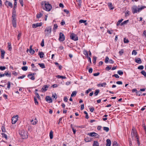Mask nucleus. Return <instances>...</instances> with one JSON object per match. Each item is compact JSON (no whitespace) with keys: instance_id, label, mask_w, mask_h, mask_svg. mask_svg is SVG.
Masks as SVG:
<instances>
[{"instance_id":"nucleus-1","label":"nucleus","mask_w":146,"mask_h":146,"mask_svg":"<svg viewBox=\"0 0 146 146\" xmlns=\"http://www.w3.org/2000/svg\"><path fill=\"white\" fill-rule=\"evenodd\" d=\"M41 5H44V9L47 11H50L52 9V5L48 2L43 1L42 2Z\"/></svg>"},{"instance_id":"nucleus-2","label":"nucleus","mask_w":146,"mask_h":146,"mask_svg":"<svg viewBox=\"0 0 146 146\" xmlns=\"http://www.w3.org/2000/svg\"><path fill=\"white\" fill-rule=\"evenodd\" d=\"M52 30L51 26H49L46 27L44 31V34L45 36H48L50 35Z\"/></svg>"},{"instance_id":"nucleus-3","label":"nucleus","mask_w":146,"mask_h":146,"mask_svg":"<svg viewBox=\"0 0 146 146\" xmlns=\"http://www.w3.org/2000/svg\"><path fill=\"white\" fill-rule=\"evenodd\" d=\"M145 7L142 6L139 8L136 6H134L132 7V11L133 13H137Z\"/></svg>"},{"instance_id":"nucleus-4","label":"nucleus","mask_w":146,"mask_h":146,"mask_svg":"<svg viewBox=\"0 0 146 146\" xmlns=\"http://www.w3.org/2000/svg\"><path fill=\"white\" fill-rule=\"evenodd\" d=\"M19 134L23 139H25L28 138L27 133L24 130L21 131L19 132Z\"/></svg>"},{"instance_id":"nucleus-5","label":"nucleus","mask_w":146,"mask_h":146,"mask_svg":"<svg viewBox=\"0 0 146 146\" xmlns=\"http://www.w3.org/2000/svg\"><path fill=\"white\" fill-rule=\"evenodd\" d=\"M131 136L132 137L137 138V137L136 131L134 127H133L132 129Z\"/></svg>"},{"instance_id":"nucleus-6","label":"nucleus","mask_w":146,"mask_h":146,"mask_svg":"<svg viewBox=\"0 0 146 146\" xmlns=\"http://www.w3.org/2000/svg\"><path fill=\"white\" fill-rule=\"evenodd\" d=\"M18 115H17L14 116L12 118V124L15 123L18 120Z\"/></svg>"},{"instance_id":"nucleus-7","label":"nucleus","mask_w":146,"mask_h":146,"mask_svg":"<svg viewBox=\"0 0 146 146\" xmlns=\"http://www.w3.org/2000/svg\"><path fill=\"white\" fill-rule=\"evenodd\" d=\"M71 39L75 41L78 40V38L77 35L74 34V33H72L70 36Z\"/></svg>"},{"instance_id":"nucleus-8","label":"nucleus","mask_w":146,"mask_h":146,"mask_svg":"<svg viewBox=\"0 0 146 146\" xmlns=\"http://www.w3.org/2000/svg\"><path fill=\"white\" fill-rule=\"evenodd\" d=\"M65 39V36L64 34L62 33H60L59 35V37L58 39L61 42H62Z\"/></svg>"},{"instance_id":"nucleus-9","label":"nucleus","mask_w":146,"mask_h":146,"mask_svg":"<svg viewBox=\"0 0 146 146\" xmlns=\"http://www.w3.org/2000/svg\"><path fill=\"white\" fill-rule=\"evenodd\" d=\"M12 23L13 27H16L17 26L16 19L15 17L14 16H12Z\"/></svg>"},{"instance_id":"nucleus-10","label":"nucleus","mask_w":146,"mask_h":146,"mask_svg":"<svg viewBox=\"0 0 146 146\" xmlns=\"http://www.w3.org/2000/svg\"><path fill=\"white\" fill-rule=\"evenodd\" d=\"M35 74V73H31L28 74L27 76L28 78L32 80H34L35 79V78L34 76V75Z\"/></svg>"},{"instance_id":"nucleus-11","label":"nucleus","mask_w":146,"mask_h":146,"mask_svg":"<svg viewBox=\"0 0 146 146\" xmlns=\"http://www.w3.org/2000/svg\"><path fill=\"white\" fill-rule=\"evenodd\" d=\"M42 25V23H37L35 24H33L32 27L33 28H36L38 27L41 26Z\"/></svg>"},{"instance_id":"nucleus-12","label":"nucleus","mask_w":146,"mask_h":146,"mask_svg":"<svg viewBox=\"0 0 146 146\" xmlns=\"http://www.w3.org/2000/svg\"><path fill=\"white\" fill-rule=\"evenodd\" d=\"M5 4L6 6L8 5V6L10 7L11 8L13 7V5L12 3L8 1H5Z\"/></svg>"},{"instance_id":"nucleus-13","label":"nucleus","mask_w":146,"mask_h":146,"mask_svg":"<svg viewBox=\"0 0 146 146\" xmlns=\"http://www.w3.org/2000/svg\"><path fill=\"white\" fill-rule=\"evenodd\" d=\"M88 135L90 137H95L97 136L98 134L94 132L89 133L88 134Z\"/></svg>"},{"instance_id":"nucleus-14","label":"nucleus","mask_w":146,"mask_h":146,"mask_svg":"<svg viewBox=\"0 0 146 146\" xmlns=\"http://www.w3.org/2000/svg\"><path fill=\"white\" fill-rule=\"evenodd\" d=\"M45 100L46 101L48 102L49 103H52V98L50 96L46 97Z\"/></svg>"},{"instance_id":"nucleus-15","label":"nucleus","mask_w":146,"mask_h":146,"mask_svg":"<svg viewBox=\"0 0 146 146\" xmlns=\"http://www.w3.org/2000/svg\"><path fill=\"white\" fill-rule=\"evenodd\" d=\"M49 86L46 85H44L42 87L41 90L44 91H46L48 88Z\"/></svg>"},{"instance_id":"nucleus-16","label":"nucleus","mask_w":146,"mask_h":146,"mask_svg":"<svg viewBox=\"0 0 146 146\" xmlns=\"http://www.w3.org/2000/svg\"><path fill=\"white\" fill-rule=\"evenodd\" d=\"M135 61L138 64H141L142 63V61L140 58H136L135 59Z\"/></svg>"},{"instance_id":"nucleus-17","label":"nucleus","mask_w":146,"mask_h":146,"mask_svg":"<svg viewBox=\"0 0 146 146\" xmlns=\"http://www.w3.org/2000/svg\"><path fill=\"white\" fill-rule=\"evenodd\" d=\"M106 83L105 82H104L101 84H98L97 85L99 87H105L106 85Z\"/></svg>"},{"instance_id":"nucleus-18","label":"nucleus","mask_w":146,"mask_h":146,"mask_svg":"<svg viewBox=\"0 0 146 146\" xmlns=\"http://www.w3.org/2000/svg\"><path fill=\"white\" fill-rule=\"evenodd\" d=\"M37 122L38 121L36 118H35L34 120H32L31 121V124L33 125L36 124Z\"/></svg>"},{"instance_id":"nucleus-19","label":"nucleus","mask_w":146,"mask_h":146,"mask_svg":"<svg viewBox=\"0 0 146 146\" xmlns=\"http://www.w3.org/2000/svg\"><path fill=\"white\" fill-rule=\"evenodd\" d=\"M5 53V52L3 50H2L1 51V57L2 59L4 58V56Z\"/></svg>"},{"instance_id":"nucleus-20","label":"nucleus","mask_w":146,"mask_h":146,"mask_svg":"<svg viewBox=\"0 0 146 146\" xmlns=\"http://www.w3.org/2000/svg\"><path fill=\"white\" fill-rule=\"evenodd\" d=\"M106 141V146H110L111 143L110 140L109 139H107Z\"/></svg>"},{"instance_id":"nucleus-21","label":"nucleus","mask_w":146,"mask_h":146,"mask_svg":"<svg viewBox=\"0 0 146 146\" xmlns=\"http://www.w3.org/2000/svg\"><path fill=\"white\" fill-rule=\"evenodd\" d=\"M7 44L8 50L9 51H11L12 49V47L11 43L10 42H8L7 43Z\"/></svg>"},{"instance_id":"nucleus-22","label":"nucleus","mask_w":146,"mask_h":146,"mask_svg":"<svg viewBox=\"0 0 146 146\" xmlns=\"http://www.w3.org/2000/svg\"><path fill=\"white\" fill-rule=\"evenodd\" d=\"M83 54L87 57H88V51L84 49L83 51Z\"/></svg>"},{"instance_id":"nucleus-23","label":"nucleus","mask_w":146,"mask_h":146,"mask_svg":"<svg viewBox=\"0 0 146 146\" xmlns=\"http://www.w3.org/2000/svg\"><path fill=\"white\" fill-rule=\"evenodd\" d=\"M86 20H84L82 19H81L79 21V22L80 23H85V25H86L87 24L86 23Z\"/></svg>"},{"instance_id":"nucleus-24","label":"nucleus","mask_w":146,"mask_h":146,"mask_svg":"<svg viewBox=\"0 0 146 146\" xmlns=\"http://www.w3.org/2000/svg\"><path fill=\"white\" fill-rule=\"evenodd\" d=\"M108 6L110 9H113L112 3H108Z\"/></svg>"},{"instance_id":"nucleus-25","label":"nucleus","mask_w":146,"mask_h":146,"mask_svg":"<svg viewBox=\"0 0 146 146\" xmlns=\"http://www.w3.org/2000/svg\"><path fill=\"white\" fill-rule=\"evenodd\" d=\"M93 146H99V144L98 142L96 141H94L93 144Z\"/></svg>"},{"instance_id":"nucleus-26","label":"nucleus","mask_w":146,"mask_h":146,"mask_svg":"<svg viewBox=\"0 0 146 146\" xmlns=\"http://www.w3.org/2000/svg\"><path fill=\"white\" fill-rule=\"evenodd\" d=\"M38 55L40 58H42L44 57V54L42 52H40L39 53Z\"/></svg>"},{"instance_id":"nucleus-27","label":"nucleus","mask_w":146,"mask_h":146,"mask_svg":"<svg viewBox=\"0 0 146 146\" xmlns=\"http://www.w3.org/2000/svg\"><path fill=\"white\" fill-rule=\"evenodd\" d=\"M56 77L58 78H62L65 79L66 78L65 76H60L59 75H57Z\"/></svg>"},{"instance_id":"nucleus-28","label":"nucleus","mask_w":146,"mask_h":146,"mask_svg":"<svg viewBox=\"0 0 146 146\" xmlns=\"http://www.w3.org/2000/svg\"><path fill=\"white\" fill-rule=\"evenodd\" d=\"M50 139H52L53 137V132L52 131H51L49 133Z\"/></svg>"},{"instance_id":"nucleus-29","label":"nucleus","mask_w":146,"mask_h":146,"mask_svg":"<svg viewBox=\"0 0 146 146\" xmlns=\"http://www.w3.org/2000/svg\"><path fill=\"white\" fill-rule=\"evenodd\" d=\"M38 64L42 68H45V65L44 63H38Z\"/></svg>"},{"instance_id":"nucleus-30","label":"nucleus","mask_w":146,"mask_h":146,"mask_svg":"<svg viewBox=\"0 0 146 146\" xmlns=\"http://www.w3.org/2000/svg\"><path fill=\"white\" fill-rule=\"evenodd\" d=\"M85 141L86 142H88L91 141V139L88 137H86L85 139Z\"/></svg>"},{"instance_id":"nucleus-31","label":"nucleus","mask_w":146,"mask_h":146,"mask_svg":"<svg viewBox=\"0 0 146 146\" xmlns=\"http://www.w3.org/2000/svg\"><path fill=\"white\" fill-rule=\"evenodd\" d=\"M2 137H3L5 138L6 140L7 139V136L4 133H1Z\"/></svg>"},{"instance_id":"nucleus-32","label":"nucleus","mask_w":146,"mask_h":146,"mask_svg":"<svg viewBox=\"0 0 146 146\" xmlns=\"http://www.w3.org/2000/svg\"><path fill=\"white\" fill-rule=\"evenodd\" d=\"M42 15V14L41 13H37L36 15V17L38 18H40Z\"/></svg>"},{"instance_id":"nucleus-33","label":"nucleus","mask_w":146,"mask_h":146,"mask_svg":"<svg viewBox=\"0 0 146 146\" xmlns=\"http://www.w3.org/2000/svg\"><path fill=\"white\" fill-rule=\"evenodd\" d=\"M109 60H110L109 57L107 56L106 57L105 60V62L106 63H108Z\"/></svg>"},{"instance_id":"nucleus-34","label":"nucleus","mask_w":146,"mask_h":146,"mask_svg":"<svg viewBox=\"0 0 146 146\" xmlns=\"http://www.w3.org/2000/svg\"><path fill=\"white\" fill-rule=\"evenodd\" d=\"M104 130L106 131V132H108L109 130V129L108 127H103Z\"/></svg>"},{"instance_id":"nucleus-35","label":"nucleus","mask_w":146,"mask_h":146,"mask_svg":"<svg viewBox=\"0 0 146 146\" xmlns=\"http://www.w3.org/2000/svg\"><path fill=\"white\" fill-rule=\"evenodd\" d=\"M22 69L23 71H26L28 69V67L27 66H24L22 67Z\"/></svg>"},{"instance_id":"nucleus-36","label":"nucleus","mask_w":146,"mask_h":146,"mask_svg":"<svg viewBox=\"0 0 146 146\" xmlns=\"http://www.w3.org/2000/svg\"><path fill=\"white\" fill-rule=\"evenodd\" d=\"M117 73L120 75H121L123 74V72L121 70H118L117 72Z\"/></svg>"},{"instance_id":"nucleus-37","label":"nucleus","mask_w":146,"mask_h":146,"mask_svg":"<svg viewBox=\"0 0 146 146\" xmlns=\"http://www.w3.org/2000/svg\"><path fill=\"white\" fill-rule=\"evenodd\" d=\"M141 73L145 77H146V72L145 71L142 70L141 72Z\"/></svg>"},{"instance_id":"nucleus-38","label":"nucleus","mask_w":146,"mask_h":146,"mask_svg":"<svg viewBox=\"0 0 146 146\" xmlns=\"http://www.w3.org/2000/svg\"><path fill=\"white\" fill-rule=\"evenodd\" d=\"M52 97L53 98H54L55 99H56L57 98V96L56 94L55 93L53 94L52 95Z\"/></svg>"},{"instance_id":"nucleus-39","label":"nucleus","mask_w":146,"mask_h":146,"mask_svg":"<svg viewBox=\"0 0 146 146\" xmlns=\"http://www.w3.org/2000/svg\"><path fill=\"white\" fill-rule=\"evenodd\" d=\"M76 91H73L72 92V94H71V96H76Z\"/></svg>"},{"instance_id":"nucleus-40","label":"nucleus","mask_w":146,"mask_h":146,"mask_svg":"<svg viewBox=\"0 0 146 146\" xmlns=\"http://www.w3.org/2000/svg\"><path fill=\"white\" fill-rule=\"evenodd\" d=\"M58 26L57 24H54V26H53V30H56V29H57L58 28Z\"/></svg>"},{"instance_id":"nucleus-41","label":"nucleus","mask_w":146,"mask_h":146,"mask_svg":"<svg viewBox=\"0 0 146 146\" xmlns=\"http://www.w3.org/2000/svg\"><path fill=\"white\" fill-rule=\"evenodd\" d=\"M99 92V90H95L94 93L95 96H97Z\"/></svg>"},{"instance_id":"nucleus-42","label":"nucleus","mask_w":146,"mask_h":146,"mask_svg":"<svg viewBox=\"0 0 146 146\" xmlns=\"http://www.w3.org/2000/svg\"><path fill=\"white\" fill-rule=\"evenodd\" d=\"M123 21V19H121L120 20H119L117 23V25L118 26L120 24V23H121Z\"/></svg>"},{"instance_id":"nucleus-43","label":"nucleus","mask_w":146,"mask_h":146,"mask_svg":"<svg viewBox=\"0 0 146 146\" xmlns=\"http://www.w3.org/2000/svg\"><path fill=\"white\" fill-rule=\"evenodd\" d=\"M129 15V12L128 11H127L125 14V16L127 17Z\"/></svg>"},{"instance_id":"nucleus-44","label":"nucleus","mask_w":146,"mask_h":146,"mask_svg":"<svg viewBox=\"0 0 146 146\" xmlns=\"http://www.w3.org/2000/svg\"><path fill=\"white\" fill-rule=\"evenodd\" d=\"M34 102L35 103V104L36 105H38V102L37 101V99L35 97L34 98Z\"/></svg>"},{"instance_id":"nucleus-45","label":"nucleus","mask_w":146,"mask_h":146,"mask_svg":"<svg viewBox=\"0 0 146 146\" xmlns=\"http://www.w3.org/2000/svg\"><path fill=\"white\" fill-rule=\"evenodd\" d=\"M17 2H15L14 4V7L13 9L14 10H15V9L17 7Z\"/></svg>"},{"instance_id":"nucleus-46","label":"nucleus","mask_w":146,"mask_h":146,"mask_svg":"<svg viewBox=\"0 0 146 146\" xmlns=\"http://www.w3.org/2000/svg\"><path fill=\"white\" fill-rule=\"evenodd\" d=\"M123 41L125 43H127L129 42V40L125 38H124Z\"/></svg>"},{"instance_id":"nucleus-47","label":"nucleus","mask_w":146,"mask_h":146,"mask_svg":"<svg viewBox=\"0 0 146 146\" xmlns=\"http://www.w3.org/2000/svg\"><path fill=\"white\" fill-rule=\"evenodd\" d=\"M144 68V67L143 65L139 66L138 67V69L139 70H143Z\"/></svg>"},{"instance_id":"nucleus-48","label":"nucleus","mask_w":146,"mask_h":146,"mask_svg":"<svg viewBox=\"0 0 146 146\" xmlns=\"http://www.w3.org/2000/svg\"><path fill=\"white\" fill-rule=\"evenodd\" d=\"M6 69V67L5 66H0V70H5Z\"/></svg>"},{"instance_id":"nucleus-49","label":"nucleus","mask_w":146,"mask_h":146,"mask_svg":"<svg viewBox=\"0 0 146 146\" xmlns=\"http://www.w3.org/2000/svg\"><path fill=\"white\" fill-rule=\"evenodd\" d=\"M19 2H20L21 6H23V0H19Z\"/></svg>"},{"instance_id":"nucleus-50","label":"nucleus","mask_w":146,"mask_h":146,"mask_svg":"<svg viewBox=\"0 0 146 146\" xmlns=\"http://www.w3.org/2000/svg\"><path fill=\"white\" fill-rule=\"evenodd\" d=\"M137 52L135 50H133L132 52V54H134L135 55H137Z\"/></svg>"},{"instance_id":"nucleus-51","label":"nucleus","mask_w":146,"mask_h":146,"mask_svg":"<svg viewBox=\"0 0 146 146\" xmlns=\"http://www.w3.org/2000/svg\"><path fill=\"white\" fill-rule=\"evenodd\" d=\"M11 83L10 82H8L7 83V88L9 89H10V87Z\"/></svg>"},{"instance_id":"nucleus-52","label":"nucleus","mask_w":146,"mask_h":146,"mask_svg":"<svg viewBox=\"0 0 146 146\" xmlns=\"http://www.w3.org/2000/svg\"><path fill=\"white\" fill-rule=\"evenodd\" d=\"M129 21L128 20H127L125 21H124L123 22H122L121 24V25H122L124 24H125L128 21Z\"/></svg>"},{"instance_id":"nucleus-53","label":"nucleus","mask_w":146,"mask_h":146,"mask_svg":"<svg viewBox=\"0 0 146 146\" xmlns=\"http://www.w3.org/2000/svg\"><path fill=\"white\" fill-rule=\"evenodd\" d=\"M113 146H118L117 142L115 141H114L113 143Z\"/></svg>"},{"instance_id":"nucleus-54","label":"nucleus","mask_w":146,"mask_h":146,"mask_svg":"<svg viewBox=\"0 0 146 146\" xmlns=\"http://www.w3.org/2000/svg\"><path fill=\"white\" fill-rule=\"evenodd\" d=\"M29 52L31 54H33L35 52V51L33 49H30V50Z\"/></svg>"},{"instance_id":"nucleus-55","label":"nucleus","mask_w":146,"mask_h":146,"mask_svg":"<svg viewBox=\"0 0 146 146\" xmlns=\"http://www.w3.org/2000/svg\"><path fill=\"white\" fill-rule=\"evenodd\" d=\"M21 35V33H19L18 36H17V38L18 40H19L20 39V38Z\"/></svg>"},{"instance_id":"nucleus-56","label":"nucleus","mask_w":146,"mask_h":146,"mask_svg":"<svg viewBox=\"0 0 146 146\" xmlns=\"http://www.w3.org/2000/svg\"><path fill=\"white\" fill-rule=\"evenodd\" d=\"M123 50H122V49H121L120 51H119V54L120 55H122L123 54Z\"/></svg>"},{"instance_id":"nucleus-57","label":"nucleus","mask_w":146,"mask_h":146,"mask_svg":"<svg viewBox=\"0 0 146 146\" xmlns=\"http://www.w3.org/2000/svg\"><path fill=\"white\" fill-rule=\"evenodd\" d=\"M91 91V89H89L86 91L85 93L86 94H88L89 92Z\"/></svg>"},{"instance_id":"nucleus-58","label":"nucleus","mask_w":146,"mask_h":146,"mask_svg":"<svg viewBox=\"0 0 146 146\" xmlns=\"http://www.w3.org/2000/svg\"><path fill=\"white\" fill-rule=\"evenodd\" d=\"M41 45L43 47L44 46V40L43 39L42 41V42L41 43Z\"/></svg>"},{"instance_id":"nucleus-59","label":"nucleus","mask_w":146,"mask_h":146,"mask_svg":"<svg viewBox=\"0 0 146 146\" xmlns=\"http://www.w3.org/2000/svg\"><path fill=\"white\" fill-rule=\"evenodd\" d=\"M108 62L110 64H113L114 62L112 60L110 59L109 60Z\"/></svg>"},{"instance_id":"nucleus-60","label":"nucleus","mask_w":146,"mask_h":146,"mask_svg":"<svg viewBox=\"0 0 146 146\" xmlns=\"http://www.w3.org/2000/svg\"><path fill=\"white\" fill-rule=\"evenodd\" d=\"M96 60V57H93V63L95 64Z\"/></svg>"},{"instance_id":"nucleus-61","label":"nucleus","mask_w":146,"mask_h":146,"mask_svg":"<svg viewBox=\"0 0 146 146\" xmlns=\"http://www.w3.org/2000/svg\"><path fill=\"white\" fill-rule=\"evenodd\" d=\"M4 76L5 75L6 76H8L10 77L11 76V74L10 73H9L8 72H5L4 74Z\"/></svg>"},{"instance_id":"nucleus-62","label":"nucleus","mask_w":146,"mask_h":146,"mask_svg":"<svg viewBox=\"0 0 146 146\" xmlns=\"http://www.w3.org/2000/svg\"><path fill=\"white\" fill-rule=\"evenodd\" d=\"M111 68V67H110L108 66H107V67L106 68V70H110Z\"/></svg>"},{"instance_id":"nucleus-63","label":"nucleus","mask_w":146,"mask_h":146,"mask_svg":"<svg viewBox=\"0 0 146 146\" xmlns=\"http://www.w3.org/2000/svg\"><path fill=\"white\" fill-rule=\"evenodd\" d=\"M113 77H115L116 78H119V76L117 74H115L113 75Z\"/></svg>"},{"instance_id":"nucleus-64","label":"nucleus","mask_w":146,"mask_h":146,"mask_svg":"<svg viewBox=\"0 0 146 146\" xmlns=\"http://www.w3.org/2000/svg\"><path fill=\"white\" fill-rule=\"evenodd\" d=\"M100 73L98 72H97V73H94V74H93V75L94 76H98L99 74H100Z\"/></svg>"}]
</instances>
